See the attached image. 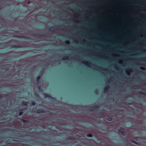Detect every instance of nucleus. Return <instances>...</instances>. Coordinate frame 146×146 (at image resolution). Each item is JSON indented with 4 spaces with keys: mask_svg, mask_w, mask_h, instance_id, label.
I'll return each instance as SVG.
<instances>
[{
    "mask_svg": "<svg viewBox=\"0 0 146 146\" xmlns=\"http://www.w3.org/2000/svg\"><path fill=\"white\" fill-rule=\"evenodd\" d=\"M14 36L17 37L19 38H23L25 40H28L29 39H30V38L29 37L25 36H21V35H15Z\"/></svg>",
    "mask_w": 146,
    "mask_h": 146,
    "instance_id": "nucleus-1",
    "label": "nucleus"
},
{
    "mask_svg": "<svg viewBox=\"0 0 146 146\" xmlns=\"http://www.w3.org/2000/svg\"><path fill=\"white\" fill-rule=\"evenodd\" d=\"M99 108L98 106H95L92 107L90 110L92 111H97L99 110Z\"/></svg>",
    "mask_w": 146,
    "mask_h": 146,
    "instance_id": "nucleus-2",
    "label": "nucleus"
},
{
    "mask_svg": "<svg viewBox=\"0 0 146 146\" xmlns=\"http://www.w3.org/2000/svg\"><path fill=\"white\" fill-rule=\"evenodd\" d=\"M44 95L45 98H49L53 100H55V98H54L52 97L51 96H50L47 94H44Z\"/></svg>",
    "mask_w": 146,
    "mask_h": 146,
    "instance_id": "nucleus-3",
    "label": "nucleus"
},
{
    "mask_svg": "<svg viewBox=\"0 0 146 146\" xmlns=\"http://www.w3.org/2000/svg\"><path fill=\"white\" fill-rule=\"evenodd\" d=\"M11 47L14 48H20L23 47L21 45H18L17 44H14L11 46Z\"/></svg>",
    "mask_w": 146,
    "mask_h": 146,
    "instance_id": "nucleus-4",
    "label": "nucleus"
},
{
    "mask_svg": "<svg viewBox=\"0 0 146 146\" xmlns=\"http://www.w3.org/2000/svg\"><path fill=\"white\" fill-rule=\"evenodd\" d=\"M32 35L33 36H35L36 37H40L44 36V35H40V34L35 33L32 34Z\"/></svg>",
    "mask_w": 146,
    "mask_h": 146,
    "instance_id": "nucleus-5",
    "label": "nucleus"
},
{
    "mask_svg": "<svg viewBox=\"0 0 146 146\" xmlns=\"http://www.w3.org/2000/svg\"><path fill=\"white\" fill-rule=\"evenodd\" d=\"M36 111L37 113H44V109H37L36 110Z\"/></svg>",
    "mask_w": 146,
    "mask_h": 146,
    "instance_id": "nucleus-6",
    "label": "nucleus"
},
{
    "mask_svg": "<svg viewBox=\"0 0 146 146\" xmlns=\"http://www.w3.org/2000/svg\"><path fill=\"white\" fill-rule=\"evenodd\" d=\"M67 139L70 140H74L75 139L72 137L71 136H68L66 137Z\"/></svg>",
    "mask_w": 146,
    "mask_h": 146,
    "instance_id": "nucleus-7",
    "label": "nucleus"
},
{
    "mask_svg": "<svg viewBox=\"0 0 146 146\" xmlns=\"http://www.w3.org/2000/svg\"><path fill=\"white\" fill-rule=\"evenodd\" d=\"M124 129L121 127H120L119 129H118V131L119 132H120L121 133V132H122V131H124Z\"/></svg>",
    "mask_w": 146,
    "mask_h": 146,
    "instance_id": "nucleus-8",
    "label": "nucleus"
},
{
    "mask_svg": "<svg viewBox=\"0 0 146 146\" xmlns=\"http://www.w3.org/2000/svg\"><path fill=\"white\" fill-rule=\"evenodd\" d=\"M22 103L23 105L25 106L27 105L28 104V102L25 101H23L22 102Z\"/></svg>",
    "mask_w": 146,
    "mask_h": 146,
    "instance_id": "nucleus-9",
    "label": "nucleus"
},
{
    "mask_svg": "<svg viewBox=\"0 0 146 146\" xmlns=\"http://www.w3.org/2000/svg\"><path fill=\"white\" fill-rule=\"evenodd\" d=\"M40 77L39 76H38L36 78V79L37 81V82L38 83H39V81H40Z\"/></svg>",
    "mask_w": 146,
    "mask_h": 146,
    "instance_id": "nucleus-10",
    "label": "nucleus"
},
{
    "mask_svg": "<svg viewBox=\"0 0 146 146\" xmlns=\"http://www.w3.org/2000/svg\"><path fill=\"white\" fill-rule=\"evenodd\" d=\"M27 110V108L26 107H23L21 109H19V110L24 111V110Z\"/></svg>",
    "mask_w": 146,
    "mask_h": 146,
    "instance_id": "nucleus-11",
    "label": "nucleus"
},
{
    "mask_svg": "<svg viewBox=\"0 0 146 146\" xmlns=\"http://www.w3.org/2000/svg\"><path fill=\"white\" fill-rule=\"evenodd\" d=\"M110 87L109 86H107L105 88L104 90H105V92H106V90H108L110 88Z\"/></svg>",
    "mask_w": 146,
    "mask_h": 146,
    "instance_id": "nucleus-12",
    "label": "nucleus"
},
{
    "mask_svg": "<svg viewBox=\"0 0 146 146\" xmlns=\"http://www.w3.org/2000/svg\"><path fill=\"white\" fill-rule=\"evenodd\" d=\"M106 119L107 120L109 121H111L112 120V119L111 117H108L107 118H106Z\"/></svg>",
    "mask_w": 146,
    "mask_h": 146,
    "instance_id": "nucleus-13",
    "label": "nucleus"
},
{
    "mask_svg": "<svg viewBox=\"0 0 146 146\" xmlns=\"http://www.w3.org/2000/svg\"><path fill=\"white\" fill-rule=\"evenodd\" d=\"M121 134L123 135L124 136H125L126 134V132L124 131V130L122 131V132H121Z\"/></svg>",
    "mask_w": 146,
    "mask_h": 146,
    "instance_id": "nucleus-14",
    "label": "nucleus"
},
{
    "mask_svg": "<svg viewBox=\"0 0 146 146\" xmlns=\"http://www.w3.org/2000/svg\"><path fill=\"white\" fill-rule=\"evenodd\" d=\"M54 29L55 28L54 27H51L49 29V31H52L55 30Z\"/></svg>",
    "mask_w": 146,
    "mask_h": 146,
    "instance_id": "nucleus-15",
    "label": "nucleus"
},
{
    "mask_svg": "<svg viewBox=\"0 0 146 146\" xmlns=\"http://www.w3.org/2000/svg\"><path fill=\"white\" fill-rule=\"evenodd\" d=\"M130 71L131 72V70H127L126 71V73L128 75H129V74L130 73Z\"/></svg>",
    "mask_w": 146,
    "mask_h": 146,
    "instance_id": "nucleus-16",
    "label": "nucleus"
},
{
    "mask_svg": "<svg viewBox=\"0 0 146 146\" xmlns=\"http://www.w3.org/2000/svg\"><path fill=\"white\" fill-rule=\"evenodd\" d=\"M130 141H131V142H132L135 144H138V143H137V142L133 140H130Z\"/></svg>",
    "mask_w": 146,
    "mask_h": 146,
    "instance_id": "nucleus-17",
    "label": "nucleus"
},
{
    "mask_svg": "<svg viewBox=\"0 0 146 146\" xmlns=\"http://www.w3.org/2000/svg\"><path fill=\"white\" fill-rule=\"evenodd\" d=\"M38 88L40 92H42L43 91V90L41 89L40 86H39L38 87Z\"/></svg>",
    "mask_w": 146,
    "mask_h": 146,
    "instance_id": "nucleus-18",
    "label": "nucleus"
},
{
    "mask_svg": "<svg viewBox=\"0 0 146 146\" xmlns=\"http://www.w3.org/2000/svg\"><path fill=\"white\" fill-rule=\"evenodd\" d=\"M63 60H68L69 57L68 56H66L63 57L62 58Z\"/></svg>",
    "mask_w": 146,
    "mask_h": 146,
    "instance_id": "nucleus-19",
    "label": "nucleus"
},
{
    "mask_svg": "<svg viewBox=\"0 0 146 146\" xmlns=\"http://www.w3.org/2000/svg\"><path fill=\"white\" fill-rule=\"evenodd\" d=\"M82 63H83L84 64L88 65H88L89 64V63L87 62H82Z\"/></svg>",
    "mask_w": 146,
    "mask_h": 146,
    "instance_id": "nucleus-20",
    "label": "nucleus"
},
{
    "mask_svg": "<svg viewBox=\"0 0 146 146\" xmlns=\"http://www.w3.org/2000/svg\"><path fill=\"white\" fill-rule=\"evenodd\" d=\"M87 136L89 137H92L93 136L92 135L91 133L88 134L87 135Z\"/></svg>",
    "mask_w": 146,
    "mask_h": 146,
    "instance_id": "nucleus-21",
    "label": "nucleus"
},
{
    "mask_svg": "<svg viewBox=\"0 0 146 146\" xmlns=\"http://www.w3.org/2000/svg\"><path fill=\"white\" fill-rule=\"evenodd\" d=\"M31 104L33 105H35V101H33L31 102Z\"/></svg>",
    "mask_w": 146,
    "mask_h": 146,
    "instance_id": "nucleus-22",
    "label": "nucleus"
},
{
    "mask_svg": "<svg viewBox=\"0 0 146 146\" xmlns=\"http://www.w3.org/2000/svg\"><path fill=\"white\" fill-rule=\"evenodd\" d=\"M22 120L24 122H25L27 123L29 122V121L28 120H24L23 119H22Z\"/></svg>",
    "mask_w": 146,
    "mask_h": 146,
    "instance_id": "nucleus-23",
    "label": "nucleus"
},
{
    "mask_svg": "<svg viewBox=\"0 0 146 146\" xmlns=\"http://www.w3.org/2000/svg\"><path fill=\"white\" fill-rule=\"evenodd\" d=\"M65 43L66 44H69L70 43V42L69 40L66 41L65 42Z\"/></svg>",
    "mask_w": 146,
    "mask_h": 146,
    "instance_id": "nucleus-24",
    "label": "nucleus"
},
{
    "mask_svg": "<svg viewBox=\"0 0 146 146\" xmlns=\"http://www.w3.org/2000/svg\"><path fill=\"white\" fill-rule=\"evenodd\" d=\"M104 114V112H100L99 113V115H103Z\"/></svg>",
    "mask_w": 146,
    "mask_h": 146,
    "instance_id": "nucleus-25",
    "label": "nucleus"
},
{
    "mask_svg": "<svg viewBox=\"0 0 146 146\" xmlns=\"http://www.w3.org/2000/svg\"><path fill=\"white\" fill-rule=\"evenodd\" d=\"M23 111L20 112L19 113V115L21 116L22 115L23 113Z\"/></svg>",
    "mask_w": 146,
    "mask_h": 146,
    "instance_id": "nucleus-26",
    "label": "nucleus"
},
{
    "mask_svg": "<svg viewBox=\"0 0 146 146\" xmlns=\"http://www.w3.org/2000/svg\"><path fill=\"white\" fill-rule=\"evenodd\" d=\"M140 68L142 70H145V69L143 68V67H141Z\"/></svg>",
    "mask_w": 146,
    "mask_h": 146,
    "instance_id": "nucleus-27",
    "label": "nucleus"
},
{
    "mask_svg": "<svg viewBox=\"0 0 146 146\" xmlns=\"http://www.w3.org/2000/svg\"><path fill=\"white\" fill-rule=\"evenodd\" d=\"M124 141L125 142H127L128 141V140L127 138H125L124 139Z\"/></svg>",
    "mask_w": 146,
    "mask_h": 146,
    "instance_id": "nucleus-28",
    "label": "nucleus"
},
{
    "mask_svg": "<svg viewBox=\"0 0 146 146\" xmlns=\"http://www.w3.org/2000/svg\"><path fill=\"white\" fill-rule=\"evenodd\" d=\"M35 95L36 96H38H38H39L37 92L35 93Z\"/></svg>",
    "mask_w": 146,
    "mask_h": 146,
    "instance_id": "nucleus-29",
    "label": "nucleus"
},
{
    "mask_svg": "<svg viewBox=\"0 0 146 146\" xmlns=\"http://www.w3.org/2000/svg\"><path fill=\"white\" fill-rule=\"evenodd\" d=\"M139 93L141 94H143V95H144L145 94V93L143 92H139Z\"/></svg>",
    "mask_w": 146,
    "mask_h": 146,
    "instance_id": "nucleus-30",
    "label": "nucleus"
},
{
    "mask_svg": "<svg viewBox=\"0 0 146 146\" xmlns=\"http://www.w3.org/2000/svg\"><path fill=\"white\" fill-rule=\"evenodd\" d=\"M3 98V97L2 96L0 95V99H2Z\"/></svg>",
    "mask_w": 146,
    "mask_h": 146,
    "instance_id": "nucleus-31",
    "label": "nucleus"
},
{
    "mask_svg": "<svg viewBox=\"0 0 146 146\" xmlns=\"http://www.w3.org/2000/svg\"><path fill=\"white\" fill-rule=\"evenodd\" d=\"M52 115V113H49L48 114V115Z\"/></svg>",
    "mask_w": 146,
    "mask_h": 146,
    "instance_id": "nucleus-32",
    "label": "nucleus"
},
{
    "mask_svg": "<svg viewBox=\"0 0 146 146\" xmlns=\"http://www.w3.org/2000/svg\"><path fill=\"white\" fill-rule=\"evenodd\" d=\"M9 68H6V70H9Z\"/></svg>",
    "mask_w": 146,
    "mask_h": 146,
    "instance_id": "nucleus-33",
    "label": "nucleus"
},
{
    "mask_svg": "<svg viewBox=\"0 0 146 146\" xmlns=\"http://www.w3.org/2000/svg\"><path fill=\"white\" fill-rule=\"evenodd\" d=\"M9 140H9V139H8V140H7V141H9Z\"/></svg>",
    "mask_w": 146,
    "mask_h": 146,
    "instance_id": "nucleus-34",
    "label": "nucleus"
},
{
    "mask_svg": "<svg viewBox=\"0 0 146 146\" xmlns=\"http://www.w3.org/2000/svg\"><path fill=\"white\" fill-rule=\"evenodd\" d=\"M135 55H134H134H132V56H135Z\"/></svg>",
    "mask_w": 146,
    "mask_h": 146,
    "instance_id": "nucleus-35",
    "label": "nucleus"
},
{
    "mask_svg": "<svg viewBox=\"0 0 146 146\" xmlns=\"http://www.w3.org/2000/svg\"><path fill=\"white\" fill-rule=\"evenodd\" d=\"M134 15H133V17H134Z\"/></svg>",
    "mask_w": 146,
    "mask_h": 146,
    "instance_id": "nucleus-36",
    "label": "nucleus"
},
{
    "mask_svg": "<svg viewBox=\"0 0 146 146\" xmlns=\"http://www.w3.org/2000/svg\"><path fill=\"white\" fill-rule=\"evenodd\" d=\"M145 84L146 85V84Z\"/></svg>",
    "mask_w": 146,
    "mask_h": 146,
    "instance_id": "nucleus-37",
    "label": "nucleus"
}]
</instances>
